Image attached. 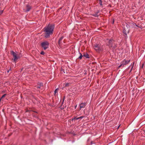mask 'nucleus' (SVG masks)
Masks as SVG:
<instances>
[{"label": "nucleus", "instance_id": "nucleus-14", "mask_svg": "<svg viewBox=\"0 0 145 145\" xmlns=\"http://www.w3.org/2000/svg\"><path fill=\"white\" fill-rule=\"evenodd\" d=\"M70 84L68 83H66L64 84V86L65 87H68L69 86Z\"/></svg>", "mask_w": 145, "mask_h": 145}, {"label": "nucleus", "instance_id": "nucleus-23", "mask_svg": "<svg viewBox=\"0 0 145 145\" xmlns=\"http://www.w3.org/2000/svg\"><path fill=\"white\" fill-rule=\"evenodd\" d=\"M76 105L75 106V108H76Z\"/></svg>", "mask_w": 145, "mask_h": 145}, {"label": "nucleus", "instance_id": "nucleus-17", "mask_svg": "<svg viewBox=\"0 0 145 145\" xmlns=\"http://www.w3.org/2000/svg\"><path fill=\"white\" fill-rule=\"evenodd\" d=\"M3 12V10H0V15L2 14Z\"/></svg>", "mask_w": 145, "mask_h": 145}, {"label": "nucleus", "instance_id": "nucleus-22", "mask_svg": "<svg viewBox=\"0 0 145 145\" xmlns=\"http://www.w3.org/2000/svg\"><path fill=\"white\" fill-rule=\"evenodd\" d=\"M120 126V125H119L118 127H119Z\"/></svg>", "mask_w": 145, "mask_h": 145}, {"label": "nucleus", "instance_id": "nucleus-2", "mask_svg": "<svg viewBox=\"0 0 145 145\" xmlns=\"http://www.w3.org/2000/svg\"><path fill=\"white\" fill-rule=\"evenodd\" d=\"M11 54L13 55V56L14 57V59H12L13 60V61L16 63V62L20 58L19 56H18V55L14 52L13 51H11L10 52Z\"/></svg>", "mask_w": 145, "mask_h": 145}, {"label": "nucleus", "instance_id": "nucleus-3", "mask_svg": "<svg viewBox=\"0 0 145 145\" xmlns=\"http://www.w3.org/2000/svg\"><path fill=\"white\" fill-rule=\"evenodd\" d=\"M41 45L42 47L45 50L48 47L49 43L47 41H45L42 42Z\"/></svg>", "mask_w": 145, "mask_h": 145}, {"label": "nucleus", "instance_id": "nucleus-25", "mask_svg": "<svg viewBox=\"0 0 145 145\" xmlns=\"http://www.w3.org/2000/svg\"><path fill=\"white\" fill-rule=\"evenodd\" d=\"M27 111H27V110H26V112H27Z\"/></svg>", "mask_w": 145, "mask_h": 145}, {"label": "nucleus", "instance_id": "nucleus-8", "mask_svg": "<svg viewBox=\"0 0 145 145\" xmlns=\"http://www.w3.org/2000/svg\"><path fill=\"white\" fill-rule=\"evenodd\" d=\"M86 106V104L85 103H82L80 105V110L82 108H84Z\"/></svg>", "mask_w": 145, "mask_h": 145}, {"label": "nucleus", "instance_id": "nucleus-12", "mask_svg": "<svg viewBox=\"0 0 145 145\" xmlns=\"http://www.w3.org/2000/svg\"><path fill=\"white\" fill-rule=\"evenodd\" d=\"M59 89L58 88L56 89L54 92V95L55 96H57L58 95V90Z\"/></svg>", "mask_w": 145, "mask_h": 145}, {"label": "nucleus", "instance_id": "nucleus-10", "mask_svg": "<svg viewBox=\"0 0 145 145\" xmlns=\"http://www.w3.org/2000/svg\"><path fill=\"white\" fill-rule=\"evenodd\" d=\"M99 12V11L98 10L97 12H95V14H93V15L95 17L98 16L100 15Z\"/></svg>", "mask_w": 145, "mask_h": 145}, {"label": "nucleus", "instance_id": "nucleus-11", "mask_svg": "<svg viewBox=\"0 0 145 145\" xmlns=\"http://www.w3.org/2000/svg\"><path fill=\"white\" fill-rule=\"evenodd\" d=\"M63 38V37H61L59 39V46H60L61 45V41Z\"/></svg>", "mask_w": 145, "mask_h": 145}, {"label": "nucleus", "instance_id": "nucleus-15", "mask_svg": "<svg viewBox=\"0 0 145 145\" xmlns=\"http://www.w3.org/2000/svg\"><path fill=\"white\" fill-rule=\"evenodd\" d=\"M79 54H80V56L78 57V59H81L83 56L82 55V54L80 53H79Z\"/></svg>", "mask_w": 145, "mask_h": 145}, {"label": "nucleus", "instance_id": "nucleus-4", "mask_svg": "<svg viewBox=\"0 0 145 145\" xmlns=\"http://www.w3.org/2000/svg\"><path fill=\"white\" fill-rule=\"evenodd\" d=\"M94 49L97 52H99L101 51L103 49V48L102 46L99 44H95L94 46Z\"/></svg>", "mask_w": 145, "mask_h": 145}, {"label": "nucleus", "instance_id": "nucleus-18", "mask_svg": "<svg viewBox=\"0 0 145 145\" xmlns=\"http://www.w3.org/2000/svg\"><path fill=\"white\" fill-rule=\"evenodd\" d=\"M6 95V94H5L3 95L2 96V97H1V99H2L3 98V97H5Z\"/></svg>", "mask_w": 145, "mask_h": 145}, {"label": "nucleus", "instance_id": "nucleus-5", "mask_svg": "<svg viewBox=\"0 0 145 145\" xmlns=\"http://www.w3.org/2000/svg\"><path fill=\"white\" fill-rule=\"evenodd\" d=\"M130 61V60H127L125 59L123 61L121 62V64L119 66V67L120 68L121 67H125L126 65L129 63Z\"/></svg>", "mask_w": 145, "mask_h": 145}, {"label": "nucleus", "instance_id": "nucleus-19", "mask_svg": "<svg viewBox=\"0 0 145 145\" xmlns=\"http://www.w3.org/2000/svg\"><path fill=\"white\" fill-rule=\"evenodd\" d=\"M44 54L45 53L43 51H42L40 53V54L42 55H44Z\"/></svg>", "mask_w": 145, "mask_h": 145}, {"label": "nucleus", "instance_id": "nucleus-24", "mask_svg": "<svg viewBox=\"0 0 145 145\" xmlns=\"http://www.w3.org/2000/svg\"><path fill=\"white\" fill-rule=\"evenodd\" d=\"M119 128V127H118V128H117V129H118Z\"/></svg>", "mask_w": 145, "mask_h": 145}, {"label": "nucleus", "instance_id": "nucleus-21", "mask_svg": "<svg viewBox=\"0 0 145 145\" xmlns=\"http://www.w3.org/2000/svg\"><path fill=\"white\" fill-rule=\"evenodd\" d=\"M133 66L132 67V69H131V70H132V69L133 68Z\"/></svg>", "mask_w": 145, "mask_h": 145}, {"label": "nucleus", "instance_id": "nucleus-13", "mask_svg": "<svg viewBox=\"0 0 145 145\" xmlns=\"http://www.w3.org/2000/svg\"><path fill=\"white\" fill-rule=\"evenodd\" d=\"M83 56L87 58H89V55L87 53L84 54H83Z\"/></svg>", "mask_w": 145, "mask_h": 145}, {"label": "nucleus", "instance_id": "nucleus-20", "mask_svg": "<svg viewBox=\"0 0 145 145\" xmlns=\"http://www.w3.org/2000/svg\"><path fill=\"white\" fill-rule=\"evenodd\" d=\"M124 32V33L126 34V32H125L124 30V32Z\"/></svg>", "mask_w": 145, "mask_h": 145}, {"label": "nucleus", "instance_id": "nucleus-1", "mask_svg": "<svg viewBox=\"0 0 145 145\" xmlns=\"http://www.w3.org/2000/svg\"><path fill=\"white\" fill-rule=\"evenodd\" d=\"M54 27L53 24H49L44 28L45 37L48 38L53 34Z\"/></svg>", "mask_w": 145, "mask_h": 145}, {"label": "nucleus", "instance_id": "nucleus-9", "mask_svg": "<svg viewBox=\"0 0 145 145\" xmlns=\"http://www.w3.org/2000/svg\"><path fill=\"white\" fill-rule=\"evenodd\" d=\"M84 117V116H80V117H78V118L75 117V118H74L72 119V120H80L82 119Z\"/></svg>", "mask_w": 145, "mask_h": 145}, {"label": "nucleus", "instance_id": "nucleus-7", "mask_svg": "<svg viewBox=\"0 0 145 145\" xmlns=\"http://www.w3.org/2000/svg\"><path fill=\"white\" fill-rule=\"evenodd\" d=\"M113 41H114L113 40L111 39H110L109 40L108 44V45L109 46V47H112Z\"/></svg>", "mask_w": 145, "mask_h": 145}, {"label": "nucleus", "instance_id": "nucleus-16", "mask_svg": "<svg viewBox=\"0 0 145 145\" xmlns=\"http://www.w3.org/2000/svg\"><path fill=\"white\" fill-rule=\"evenodd\" d=\"M99 3L100 4V5L102 7V1L101 0H99Z\"/></svg>", "mask_w": 145, "mask_h": 145}, {"label": "nucleus", "instance_id": "nucleus-6", "mask_svg": "<svg viewBox=\"0 0 145 145\" xmlns=\"http://www.w3.org/2000/svg\"><path fill=\"white\" fill-rule=\"evenodd\" d=\"M31 7L29 5H26V7L24 9V10L25 12H27L30 11L31 9Z\"/></svg>", "mask_w": 145, "mask_h": 145}]
</instances>
